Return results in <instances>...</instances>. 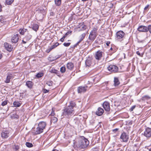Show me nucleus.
Segmentation results:
<instances>
[{"label":"nucleus","instance_id":"nucleus-31","mask_svg":"<svg viewBox=\"0 0 151 151\" xmlns=\"http://www.w3.org/2000/svg\"><path fill=\"white\" fill-rule=\"evenodd\" d=\"M55 2L56 5L59 6L61 4V0H55Z\"/></svg>","mask_w":151,"mask_h":151},{"label":"nucleus","instance_id":"nucleus-28","mask_svg":"<svg viewBox=\"0 0 151 151\" xmlns=\"http://www.w3.org/2000/svg\"><path fill=\"white\" fill-rule=\"evenodd\" d=\"M58 121V119L57 117H52L51 119V123H55Z\"/></svg>","mask_w":151,"mask_h":151},{"label":"nucleus","instance_id":"nucleus-2","mask_svg":"<svg viewBox=\"0 0 151 151\" xmlns=\"http://www.w3.org/2000/svg\"><path fill=\"white\" fill-rule=\"evenodd\" d=\"M83 138L80 140L79 144V147L82 148L86 147L89 144V141L84 137Z\"/></svg>","mask_w":151,"mask_h":151},{"label":"nucleus","instance_id":"nucleus-63","mask_svg":"<svg viewBox=\"0 0 151 151\" xmlns=\"http://www.w3.org/2000/svg\"><path fill=\"white\" fill-rule=\"evenodd\" d=\"M77 45L76 44L75 45H73V47H76Z\"/></svg>","mask_w":151,"mask_h":151},{"label":"nucleus","instance_id":"nucleus-13","mask_svg":"<svg viewBox=\"0 0 151 151\" xmlns=\"http://www.w3.org/2000/svg\"><path fill=\"white\" fill-rule=\"evenodd\" d=\"M137 30L138 31L140 32H147V27L143 25L140 26L137 28Z\"/></svg>","mask_w":151,"mask_h":151},{"label":"nucleus","instance_id":"nucleus-38","mask_svg":"<svg viewBox=\"0 0 151 151\" xmlns=\"http://www.w3.org/2000/svg\"><path fill=\"white\" fill-rule=\"evenodd\" d=\"M50 72L52 73H55L57 74L58 73V71L55 69H52L50 71Z\"/></svg>","mask_w":151,"mask_h":151},{"label":"nucleus","instance_id":"nucleus-39","mask_svg":"<svg viewBox=\"0 0 151 151\" xmlns=\"http://www.w3.org/2000/svg\"><path fill=\"white\" fill-rule=\"evenodd\" d=\"M53 83V82L52 81H47L46 83V84H47L48 86H52Z\"/></svg>","mask_w":151,"mask_h":151},{"label":"nucleus","instance_id":"nucleus-11","mask_svg":"<svg viewBox=\"0 0 151 151\" xmlns=\"http://www.w3.org/2000/svg\"><path fill=\"white\" fill-rule=\"evenodd\" d=\"M93 60L91 58H88L86 61L85 64L87 66L89 67L90 66H93Z\"/></svg>","mask_w":151,"mask_h":151},{"label":"nucleus","instance_id":"nucleus-61","mask_svg":"<svg viewBox=\"0 0 151 151\" xmlns=\"http://www.w3.org/2000/svg\"><path fill=\"white\" fill-rule=\"evenodd\" d=\"M2 57V55L1 54V53H0V59H1Z\"/></svg>","mask_w":151,"mask_h":151},{"label":"nucleus","instance_id":"nucleus-59","mask_svg":"<svg viewBox=\"0 0 151 151\" xmlns=\"http://www.w3.org/2000/svg\"><path fill=\"white\" fill-rule=\"evenodd\" d=\"M81 42V40H79V41L78 42L76 43V44L78 45V44Z\"/></svg>","mask_w":151,"mask_h":151},{"label":"nucleus","instance_id":"nucleus-42","mask_svg":"<svg viewBox=\"0 0 151 151\" xmlns=\"http://www.w3.org/2000/svg\"><path fill=\"white\" fill-rule=\"evenodd\" d=\"M148 31L151 33V25H149L147 27V32Z\"/></svg>","mask_w":151,"mask_h":151},{"label":"nucleus","instance_id":"nucleus-53","mask_svg":"<svg viewBox=\"0 0 151 151\" xmlns=\"http://www.w3.org/2000/svg\"><path fill=\"white\" fill-rule=\"evenodd\" d=\"M59 44L58 42H57L54 45L55 46V47H57V46H58L59 45Z\"/></svg>","mask_w":151,"mask_h":151},{"label":"nucleus","instance_id":"nucleus-17","mask_svg":"<svg viewBox=\"0 0 151 151\" xmlns=\"http://www.w3.org/2000/svg\"><path fill=\"white\" fill-rule=\"evenodd\" d=\"M114 85L115 87L117 86L120 84L119 78L117 77H114Z\"/></svg>","mask_w":151,"mask_h":151},{"label":"nucleus","instance_id":"nucleus-16","mask_svg":"<svg viewBox=\"0 0 151 151\" xmlns=\"http://www.w3.org/2000/svg\"><path fill=\"white\" fill-rule=\"evenodd\" d=\"M104 110L103 109L100 107H99L97 110L96 111V114L98 116H100L101 115L104 113Z\"/></svg>","mask_w":151,"mask_h":151},{"label":"nucleus","instance_id":"nucleus-12","mask_svg":"<svg viewBox=\"0 0 151 151\" xmlns=\"http://www.w3.org/2000/svg\"><path fill=\"white\" fill-rule=\"evenodd\" d=\"M87 86L79 87L77 89L78 93H81L85 92L87 89Z\"/></svg>","mask_w":151,"mask_h":151},{"label":"nucleus","instance_id":"nucleus-6","mask_svg":"<svg viewBox=\"0 0 151 151\" xmlns=\"http://www.w3.org/2000/svg\"><path fill=\"white\" fill-rule=\"evenodd\" d=\"M144 135L149 138L151 137V128L149 127L146 128L144 132Z\"/></svg>","mask_w":151,"mask_h":151},{"label":"nucleus","instance_id":"nucleus-23","mask_svg":"<svg viewBox=\"0 0 151 151\" xmlns=\"http://www.w3.org/2000/svg\"><path fill=\"white\" fill-rule=\"evenodd\" d=\"M12 75L11 74H9L6 77V80L5 82L6 83H9L10 82V79L12 77Z\"/></svg>","mask_w":151,"mask_h":151},{"label":"nucleus","instance_id":"nucleus-1","mask_svg":"<svg viewBox=\"0 0 151 151\" xmlns=\"http://www.w3.org/2000/svg\"><path fill=\"white\" fill-rule=\"evenodd\" d=\"M73 112V109H72L71 107L68 106L63 110V114L67 117H69L74 114Z\"/></svg>","mask_w":151,"mask_h":151},{"label":"nucleus","instance_id":"nucleus-26","mask_svg":"<svg viewBox=\"0 0 151 151\" xmlns=\"http://www.w3.org/2000/svg\"><path fill=\"white\" fill-rule=\"evenodd\" d=\"M151 98L150 96L148 95H145L142 96L141 98L142 100L143 101H147L150 99Z\"/></svg>","mask_w":151,"mask_h":151},{"label":"nucleus","instance_id":"nucleus-18","mask_svg":"<svg viewBox=\"0 0 151 151\" xmlns=\"http://www.w3.org/2000/svg\"><path fill=\"white\" fill-rule=\"evenodd\" d=\"M18 35L16 34L14 35L11 39L12 42L13 43H16L18 41Z\"/></svg>","mask_w":151,"mask_h":151},{"label":"nucleus","instance_id":"nucleus-25","mask_svg":"<svg viewBox=\"0 0 151 151\" xmlns=\"http://www.w3.org/2000/svg\"><path fill=\"white\" fill-rule=\"evenodd\" d=\"M26 85L29 88H32L33 83L31 81H27L26 82Z\"/></svg>","mask_w":151,"mask_h":151},{"label":"nucleus","instance_id":"nucleus-47","mask_svg":"<svg viewBox=\"0 0 151 151\" xmlns=\"http://www.w3.org/2000/svg\"><path fill=\"white\" fill-rule=\"evenodd\" d=\"M140 42L144 43V45H146L147 44V42H146L145 40H143L140 41Z\"/></svg>","mask_w":151,"mask_h":151},{"label":"nucleus","instance_id":"nucleus-4","mask_svg":"<svg viewBox=\"0 0 151 151\" xmlns=\"http://www.w3.org/2000/svg\"><path fill=\"white\" fill-rule=\"evenodd\" d=\"M104 53L100 50H98L95 53L94 57L98 61L104 59Z\"/></svg>","mask_w":151,"mask_h":151},{"label":"nucleus","instance_id":"nucleus-24","mask_svg":"<svg viewBox=\"0 0 151 151\" xmlns=\"http://www.w3.org/2000/svg\"><path fill=\"white\" fill-rule=\"evenodd\" d=\"M39 13H41L43 16L46 14V11L45 10L42 8H39L38 10Z\"/></svg>","mask_w":151,"mask_h":151},{"label":"nucleus","instance_id":"nucleus-64","mask_svg":"<svg viewBox=\"0 0 151 151\" xmlns=\"http://www.w3.org/2000/svg\"><path fill=\"white\" fill-rule=\"evenodd\" d=\"M52 151H59L58 150L56 149L53 150Z\"/></svg>","mask_w":151,"mask_h":151},{"label":"nucleus","instance_id":"nucleus-54","mask_svg":"<svg viewBox=\"0 0 151 151\" xmlns=\"http://www.w3.org/2000/svg\"><path fill=\"white\" fill-rule=\"evenodd\" d=\"M136 53L138 55H139V56H140L141 55V54H140V53L139 52V51H137L136 52Z\"/></svg>","mask_w":151,"mask_h":151},{"label":"nucleus","instance_id":"nucleus-48","mask_svg":"<svg viewBox=\"0 0 151 151\" xmlns=\"http://www.w3.org/2000/svg\"><path fill=\"white\" fill-rule=\"evenodd\" d=\"M55 45H53L51 47H50V50H52V49L55 48Z\"/></svg>","mask_w":151,"mask_h":151},{"label":"nucleus","instance_id":"nucleus-52","mask_svg":"<svg viewBox=\"0 0 151 151\" xmlns=\"http://www.w3.org/2000/svg\"><path fill=\"white\" fill-rule=\"evenodd\" d=\"M149 5H147L144 8V10H147V9L149 7Z\"/></svg>","mask_w":151,"mask_h":151},{"label":"nucleus","instance_id":"nucleus-21","mask_svg":"<svg viewBox=\"0 0 151 151\" xmlns=\"http://www.w3.org/2000/svg\"><path fill=\"white\" fill-rule=\"evenodd\" d=\"M43 131V130L42 128L38 126L36 129V130L35 131L34 133L35 134H40Z\"/></svg>","mask_w":151,"mask_h":151},{"label":"nucleus","instance_id":"nucleus-41","mask_svg":"<svg viewBox=\"0 0 151 151\" xmlns=\"http://www.w3.org/2000/svg\"><path fill=\"white\" fill-rule=\"evenodd\" d=\"M7 104V101H3L2 104H1V105L3 106H4L6 105Z\"/></svg>","mask_w":151,"mask_h":151},{"label":"nucleus","instance_id":"nucleus-10","mask_svg":"<svg viewBox=\"0 0 151 151\" xmlns=\"http://www.w3.org/2000/svg\"><path fill=\"white\" fill-rule=\"evenodd\" d=\"M103 106L105 111H109L110 110V104L107 101L104 102L103 104Z\"/></svg>","mask_w":151,"mask_h":151},{"label":"nucleus","instance_id":"nucleus-8","mask_svg":"<svg viewBox=\"0 0 151 151\" xmlns=\"http://www.w3.org/2000/svg\"><path fill=\"white\" fill-rule=\"evenodd\" d=\"M32 37V35L29 33H28L23 38L22 42V43L25 44L29 41Z\"/></svg>","mask_w":151,"mask_h":151},{"label":"nucleus","instance_id":"nucleus-5","mask_svg":"<svg viewBox=\"0 0 151 151\" xmlns=\"http://www.w3.org/2000/svg\"><path fill=\"white\" fill-rule=\"evenodd\" d=\"M107 68L109 71L114 73L117 72L119 69L118 67L116 66L112 65H109Z\"/></svg>","mask_w":151,"mask_h":151},{"label":"nucleus","instance_id":"nucleus-14","mask_svg":"<svg viewBox=\"0 0 151 151\" xmlns=\"http://www.w3.org/2000/svg\"><path fill=\"white\" fill-rule=\"evenodd\" d=\"M3 138H6L9 136V132L8 131H3L1 134Z\"/></svg>","mask_w":151,"mask_h":151},{"label":"nucleus","instance_id":"nucleus-9","mask_svg":"<svg viewBox=\"0 0 151 151\" xmlns=\"http://www.w3.org/2000/svg\"><path fill=\"white\" fill-rule=\"evenodd\" d=\"M120 138L123 142H127L129 139V136L126 133L123 132L121 134Z\"/></svg>","mask_w":151,"mask_h":151},{"label":"nucleus","instance_id":"nucleus-27","mask_svg":"<svg viewBox=\"0 0 151 151\" xmlns=\"http://www.w3.org/2000/svg\"><path fill=\"white\" fill-rule=\"evenodd\" d=\"M19 31L20 34L22 35H24L25 32H28L27 29H20Z\"/></svg>","mask_w":151,"mask_h":151},{"label":"nucleus","instance_id":"nucleus-40","mask_svg":"<svg viewBox=\"0 0 151 151\" xmlns=\"http://www.w3.org/2000/svg\"><path fill=\"white\" fill-rule=\"evenodd\" d=\"M70 42H65L63 44V45H64V46L65 47H68L70 45Z\"/></svg>","mask_w":151,"mask_h":151},{"label":"nucleus","instance_id":"nucleus-55","mask_svg":"<svg viewBox=\"0 0 151 151\" xmlns=\"http://www.w3.org/2000/svg\"><path fill=\"white\" fill-rule=\"evenodd\" d=\"M110 42H107L106 43V44L107 45L109 46V45L110 44Z\"/></svg>","mask_w":151,"mask_h":151},{"label":"nucleus","instance_id":"nucleus-56","mask_svg":"<svg viewBox=\"0 0 151 151\" xmlns=\"http://www.w3.org/2000/svg\"><path fill=\"white\" fill-rule=\"evenodd\" d=\"M118 130V129L116 128V129H114L113 130V131L114 132H116V131H117Z\"/></svg>","mask_w":151,"mask_h":151},{"label":"nucleus","instance_id":"nucleus-34","mask_svg":"<svg viewBox=\"0 0 151 151\" xmlns=\"http://www.w3.org/2000/svg\"><path fill=\"white\" fill-rule=\"evenodd\" d=\"M85 36H86V34L85 33L82 34L80 36L81 38H80V40H81V41H82L84 39Z\"/></svg>","mask_w":151,"mask_h":151},{"label":"nucleus","instance_id":"nucleus-51","mask_svg":"<svg viewBox=\"0 0 151 151\" xmlns=\"http://www.w3.org/2000/svg\"><path fill=\"white\" fill-rule=\"evenodd\" d=\"M50 14L51 16H53L55 15V13L52 12H51L50 13Z\"/></svg>","mask_w":151,"mask_h":151},{"label":"nucleus","instance_id":"nucleus-20","mask_svg":"<svg viewBox=\"0 0 151 151\" xmlns=\"http://www.w3.org/2000/svg\"><path fill=\"white\" fill-rule=\"evenodd\" d=\"M67 67L68 69L72 70L74 68V64L72 62L68 63L67 64Z\"/></svg>","mask_w":151,"mask_h":151},{"label":"nucleus","instance_id":"nucleus-3","mask_svg":"<svg viewBox=\"0 0 151 151\" xmlns=\"http://www.w3.org/2000/svg\"><path fill=\"white\" fill-rule=\"evenodd\" d=\"M97 29L96 28H94L91 30L90 33V35L88 37L89 39L92 41H93L96 37L97 31Z\"/></svg>","mask_w":151,"mask_h":151},{"label":"nucleus","instance_id":"nucleus-7","mask_svg":"<svg viewBox=\"0 0 151 151\" xmlns=\"http://www.w3.org/2000/svg\"><path fill=\"white\" fill-rule=\"evenodd\" d=\"M125 35L124 33L122 31H119L116 33V37L117 39H122Z\"/></svg>","mask_w":151,"mask_h":151},{"label":"nucleus","instance_id":"nucleus-36","mask_svg":"<svg viewBox=\"0 0 151 151\" xmlns=\"http://www.w3.org/2000/svg\"><path fill=\"white\" fill-rule=\"evenodd\" d=\"M26 145L28 147H31L33 146L32 144L29 142H27L26 143Z\"/></svg>","mask_w":151,"mask_h":151},{"label":"nucleus","instance_id":"nucleus-58","mask_svg":"<svg viewBox=\"0 0 151 151\" xmlns=\"http://www.w3.org/2000/svg\"><path fill=\"white\" fill-rule=\"evenodd\" d=\"M82 28L83 29H85V26L84 25H83L82 26Z\"/></svg>","mask_w":151,"mask_h":151},{"label":"nucleus","instance_id":"nucleus-46","mask_svg":"<svg viewBox=\"0 0 151 151\" xmlns=\"http://www.w3.org/2000/svg\"><path fill=\"white\" fill-rule=\"evenodd\" d=\"M61 56L59 55H58L56 56L55 58L54 59H55V60H56V59H57L60 58L61 57Z\"/></svg>","mask_w":151,"mask_h":151},{"label":"nucleus","instance_id":"nucleus-57","mask_svg":"<svg viewBox=\"0 0 151 151\" xmlns=\"http://www.w3.org/2000/svg\"><path fill=\"white\" fill-rule=\"evenodd\" d=\"M99 151L98 150V149H97V148H95L93 149V151Z\"/></svg>","mask_w":151,"mask_h":151},{"label":"nucleus","instance_id":"nucleus-37","mask_svg":"<svg viewBox=\"0 0 151 151\" xmlns=\"http://www.w3.org/2000/svg\"><path fill=\"white\" fill-rule=\"evenodd\" d=\"M43 73H39L37 74L36 76L38 78H40L43 76Z\"/></svg>","mask_w":151,"mask_h":151},{"label":"nucleus","instance_id":"nucleus-29","mask_svg":"<svg viewBox=\"0 0 151 151\" xmlns=\"http://www.w3.org/2000/svg\"><path fill=\"white\" fill-rule=\"evenodd\" d=\"M39 28V26L37 24H34L32 26V29L33 30L37 31Z\"/></svg>","mask_w":151,"mask_h":151},{"label":"nucleus","instance_id":"nucleus-35","mask_svg":"<svg viewBox=\"0 0 151 151\" xmlns=\"http://www.w3.org/2000/svg\"><path fill=\"white\" fill-rule=\"evenodd\" d=\"M66 70V68L65 66H62L60 68V71L62 73H64Z\"/></svg>","mask_w":151,"mask_h":151},{"label":"nucleus","instance_id":"nucleus-44","mask_svg":"<svg viewBox=\"0 0 151 151\" xmlns=\"http://www.w3.org/2000/svg\"><path fill=\"white\" fill-rule=\"evenodd\" d=\"M55 113H54V110H53V109L52 108V111L50 115L52 116H53L55 115Z\"/></svg>","mask_w":151,"mask_h":151},{"label":"nucleus","instance_id":"nucleus-32","mask_svg":"<svg viewBox=\"0 0 151 151\" xmlns=\"http://www.w3.org/2000/svg\"><path fill=\"white\" fill-rule=\"evenodd\" d=\"M76 105V104L75 103H74L73 101H71L70 103V105L69 106H68L71 107L72 109H73V108L75 107Z\"/></svg>","mask_w":151,"mask_h":151},{"label":"nucleus","instance_id":"nucleus-22","mask_svg":"<svg viewBox=\"0 0 151 151\" xmlns=\"http://www.w3.org/2000/svg\"><path fill=\"white\" fill-rule=\"evenodd\" d=\"M72 31H70L66 32L64 36L60 39V40L62 42H63L64 39L69 34H71Z\"/></svg>","mask_w":151,"mask_h":151},{"label":"nucleus","instance_id":"nucleus-30","mask_svg":"<svg viewBox=\"0 0 151 151\" xmlns=\"http://www.w3.org/2000/svg\"><path fill=\"white\" fill-rule=\"evenodd\" d=\"M14 106L16 107H19L21 104L18 101H14L13 103Z\"/></svg>","mask_w":151,"mask_h":151},{"label":"nucleus","instance_id":"nucleus-33","mask_svg":"<svg viewBox=\"0 0 151 151\" xmlns=\"http://www.w3.org/2000/svg\"><path fill=\"white\" fill-rule=\"evenodd\" d=\"M14 0H6V3L7 5L12 4L14 1Z\"/></svg>","mask_w":151,"mask_h":151},{"label":"nucleus","instance_id":"nucleus-45","mask_svg":"<svg viewBox=\"0 0 151 151\" xmlns=\"http://www.w3.org/2000/svg\"><path fill=\"white\" fill-rule=\"evenodd\" d=\"M14 149L16 150H18L19 149V147L18 145H14Z\"/></svg>","mask_w":151,"mask_h":151},{"label":"nucleus","instance_id":"nucleus-49","mask_svg":"<svg viewBox=\"0 0 151 151\" xmlns=\"http://www.w3.org/2000/svg\"><path fill=\"white\" fill-rule=\"evenodd\" d=\"M136 106H133L130 109V111H133L134 110V109L135 108Z\"/></svg>","mask_w":151,"mask_h":151},{"label":"nucleus","instance_id":"nucleus-60","mask_svg":"<svg viewBox=\"0 0 151 151\" xmlns=\"http://www.w3.org/2000/svg\"><path fill=\"white\" fill-rule=\"evenodd\" d=\"M81 42V40H79V41L78 42L76 43V44L78 45V44Z\"/></svg>","mask_w":151,"mask_h":151},{"label":"nucleus","instance_id":"nucleus-43","mask_svg":"<svg viewBox=\"0 0 151 151\" xmlns=\"http://www.w3.org/2000/svg\"><path fill=\"white\" fill-rule=\"evenodd\" d=\"M54 58H52L50 57H49L48 58V60L50 61H52L55 60V59H54Z\"/></svg>","mask_w":151,"mask_h":151},{"label":"nucleus","instance_id":"nucleus-19","mask_svg":"<svg viewBox=\"0 0 151 151\" xmlns=\"http://www.w3.org/2000/svg\"><path fill=\"white\" fill-rule=\"evenodd\" d=\"M46 123L44 122H40L38 125V126L40 128L42 129L43 130L45 128L46 126Z\"/></svg>","mask_w":151,"mask_h":151},{"label":"nucleus","instance_id":"nucleus-50","mask_svg":"<svg viewBox=\"0 0 151 151\" xmlns=\"http://www.w3.org/2000/svg\"><path fill=\"white\" fill-rule=\"evenodd\" d=\"M43 91H44V93H47L49 91L48 90H47V89H43Z\"/></svg>","mask_w":151,"mask_h":151},{"label":"nucleus","instance_id":"nucleus-62","mask_svg":"<svg viewBox=\"0 0 151 151\" xmlns=\"http://www.w3.org/2000/svg\"><path fill=\"white\" fill-rule=\"evenodd\" d=\"M70 47H71V48H72L73 49H74L75 48V47H73V45L71 46Z\"/></svg>","mask_w":151,"mask_h":151},{"label":"nucleus","instance_id":"nucleus-15","mask_svg":"<svg viewBox=\"0 0 151 151\" xmlns=\"http://www.w3.org/2000/svg\"><path fill=\"white\" fill-rule=\"evenodd\" d=\"M4 46L6 49L9 52H11L12 50L13 47L11 45L5 42L4 44Z\"/></svg>","mask_w":151,"mask_h":151}]
</instances>
